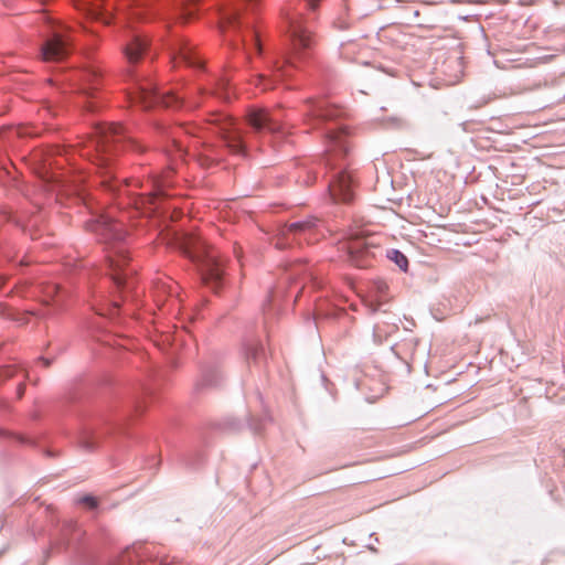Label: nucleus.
<instances>
[{
  "label": "nucleus",
  "mask_w": 565,
  "mask_h": 565,
  "mask_svg": "<svg viewBox=\"0 0 565 565\" xmlns=\"http://www.w3.org/2000/svg\"><path fill=\"white\" fill-rule=\"evenodd\" d=\"M299 265H295L288 271L284 273V277L280 278L278 285L269 288L267 300L264 303V311L266 312L267 307L276 303L284 295H285V286L289 282L296 274H298L297 268Z\"/></svg>",
  "instance_id": "a211bd4d"
},
{
  "label": "nucleus",
  "mask_w": 565,
  "mask_h": 565,
  "mask_svg": "<svg viewBox=\"0 0 565 565\" xmlns=\"http://www.w3.org/2000/svg\"><path fill=\"white\" fill-rule=\"evenodd\" d=\"M36 223H38V216H33L32 218H30V220L28 221L26 226H28V227H32V226L36 225Z\"/></svg>",
  "instance_id": "e433bc0d"
},
{
  "label": "nucleus",
  "mask_w": 565,
  "mask_h": 565,
  "mask_svg": "<svg viewBox=\"0 0 565 565\" xmlns=\"http://www.w3.org/2000/svg\"><path fill=\"white\" fill-rule=\"evenodd\" d=\"M125 214L119 220H115L109 214L93 215L85 222L87 231L95 233L96 236L108 245L107 247V267L114 284L119 289L129 287V276L135 271L126 268L129 256L126 244L127 231L124 228Z\"/></svg>",
  "instance_id": "f03ea898"
},
{
  "label": "nucleus",
  "mask_w": 565,
  "mask_h": 565,
  "mask_svg": "<svg viewBox=\"0 0 565 565\" xmlns=\"http://www.w3.org/2000/svg\"><path fill=\"white\" fill-rule=\"evenodd\" d=\"M15 367L14 366H6L1 370V376L4 379H10L14 375Z\"/></svg>",
  "instance_id": "2f4dec72"
},
{
  "label": "nucleus",
  "mask_w": 565,
  "mask_h": 565,
  "mask_svg": "<svg viewBox=\"0 0 565 565\" xmlns=\"http://www.w3.org/2000/svg\"><path fill=\"white\" fill-rule=\"evenodd\" d=\"M60 287L55 284L49 285L45 288V296L47 298H52L53 296L57 295Z\"/></svg>",
  "instance_id": "c756f323"
},
{
  "label": "nucleus",
  "mask_w": 565,
  "mask_h": 565,
  "mask_svg": "<svg viewBox=\"0 0 565 565\" xmlns=\"http://www.w3.org/2000/svg\"><path fill=\"white\" fill-rule=\"evenodd\" d=\"M320 224L321 222L318 218L312 217L282 225L279 227L276 235L275 245L277 248L284 249L290 246L292 242L301 244L303 241L308 244H312L319 241L321 236Z\"/></svg>",
  "instance_id": "1a4fd4ad"
},
{
  "label": "nucleus",
  "mask_w": 565,
  "mask_h": 565,
  "mask_svg": "<svg viewBox=\"0 0 565 565\" xmlns=\"http://www.w3.org/2000/svg\"><path fill=\"white\" fill-rule=\"evenodd\" d=\"M207 129L218 134L226 147L236 154L245 156L247 142L233 118L222 113L210 114Z\"/></svg>",
  "instance_id": "9d476101"
},
{
  "label": "nucleus",
  "mask_w": 565,
  "mask_h": 565,
  "mask_svg": "<svg viewBox=\"0 0 565 565\" xmlns=\"http://www.w3.org/2000/svg\"><path fill=\"white\" fill-rule=\"evenodd\" d=\"M319 0H302L301 9L292 8L289 4L285 10V19L288 24V33L291 42V49L287 53L269 62L268 68L276 77L286 78L292 71L313 56L316 39L309 29L308 20L302 17V10H316Z\"/></svg>",
  "instance_id": "f257e3e1"
},
{
  "label": "nucleus",
  "mask_w": 565,
  "mask_h": 565,
  "mask_svg": "<svg viewBox=\"0 0 565 565\" xmlns=\"http://www.w3.org/2000/svg\"><path fill=\"white\" fill-rule=\"evenodd\" d=\"M32 160L34 161V163H40L41 162V153L39 151L34 152L32 154Z\"/></svg>",
  "instance_id": "c9c22d12"
},
{
  "label": "nucleus",
  "mask_w": 565,
  "mask_h": 565,
  "mask_svg": "<svg viewBox=\"0 0 565 565\" xmlns=\"http://www.w3.org/2000/svg\"><path fill=\"white\" fill-rule=\"evenodd\" d=\"M386 288V285L384 282L380 284L379 290L383 291Z\"/></svg>",
  "instance_id": "79ce46f5"
},
{
  "label": "nucleus",
  "mask_w": 565,
  "mask_h": 565,
  "mask_svg": "<svg viewBox=\"0 0 565 565\" xmlns=\"http://www.w3.org/2000/svg\"><path fill=\"white\" fill-rule=\"evenodd\" d=\"M222 373L216 367H207L202 372L201 380L198 382V388L202 387H213L217 386L221 383Z\"/></svg>",
  "instance_id": "4be33fe9"
},
{
  "label": "nucleus",
  "mask_w": 565,
  "mask_h": 565,
  "mask_svg": "<svg viewBox=\"0 0 565 565\" xmlns=\"http://www.w3.org/2000/svg\"><path fill=\"white\" fill-rule=\"evenodd\" d=\"M200 93L202 95L216 96L217 98L227 102L232 97V87L230 85V79L227 76L224 75L215 81L213 87L209 89H201Z\"/></svg>",
  "instance_id": "412c9836"
},
{
  "label": "nucleus",
  "mask_w": 565,
  "mask_h": 565,
  "mask_svg": "<svg viewBox=\"0 0 565 565\" xmlns=\"http://www.w3.org/2000/svg\"><path fill=\"white\" fill-rule=\"evenodd\" d=\"M134 14H136V15H141V12L136 11Z\"/></svg>",
  "instance_id": "a18cd8bd"
},
{
  "label": "nucleus",
  "mask_w": 565,
  "mask_h": 565,
  "mask_svg": "<svg viewBox=\"0 0 565 565\" xmlns=\"http://www.w3.org/2000/svg\"><path fill=\"white\" fill-rule=\"evenodd\" d=\"M4 284V280L2 278H0V288L3 286Z\"/></svg>",
  "instance_id": "37998d69"
},
{
  "label": "nucleus",
  "mask_w": 565,
  "mask_h": 565,
  "mask_svg": "<svg viewBox=\"0 0 565 565\" xmlns=\"http://www.w3.org/2000/svg\"><path fill=\"white\" fill-rule=\"evenodd\" d=\"M78 503L84 504L89 509H95L97 507V500L93 495H84L79 498Z\"/></svg>",
  "instance_id": "cd10ccee"
},
{
  "label": "nucleus",
  "mask_w": 565,
  "mask_h": 565,
  "mask_svg": "<svg viewBox=\"0 0 565 565\" xmlns=\"http://www.w3.org/2000/svg\"><path fill=\"white\" fill-rule=\"evenodd\" d=\"M341 115V110L330 105L326 99H308L306 102V121L312 127H318L322 122L335 119Z\"/></svg>",
  "instance_id": "4468645a"
},
{
  "label": "nucleus",
  "mask_w": 565,
  "mask_h": 565,
  "mask_svg": "<svg viewBox=\"0 0 565 565\" xmlns=\"http://www.w3.org/2000/svg\"><path fill=\"white\" fill-rule=\"evenodd\" d=\"M174 64L183 63L190 67L202 68L203 63L193 52L192 46L188 43H180L178 52L173 56Z\"/></svg>",
  "instance_id": "6ab92c4d"
},
{
  "label": "nucleus",
  "mask_w": 565,
  "mask_h": 565,
  "mask_svg": "<svg viewBox=\"0 0 565 565\" xmlns=\"http://www.w3.org/2000/svg\"><path fill=\"white\" fill-rule=\"evenodd\" d=\"M11 437L13 439H15L18 443L20 444H30V440L21 435H14V434H11L9 431H6L3 429H0V437Z\"/></svg>",
  "instance_id": "c85d7f7f"
},
{
  "label": "nucleus",
  "mask_w": 565,
  "mask_h": 565,
  "mask_svg": "<svg viewBox=\"0 0 565 565\" xmlns=\"http://www.w3.org/2000/svg\"><path fill=\"white\" fill-rule=\"evenodd\" d=\"M348 131L342 126L326 128V169L330 180L328 190L334 202L350 203L354 198V178L349 170Z\"/></svg>",
  "instance_id": "7ed1b4c3"
},
{
  "label": "nucleus",
  "mask_w": 565,
  "mask_h": 565,
  "mask_svg": "<svg viewBox=\"0 0 565 565\" xmlns=\"http://www.w3.org/2000/svg\"><path fill=\"white\" fill-rule=\"evenodd\" d=\"M124 147L136 151L142 150L141 145L127 136L122 126L105 124L94 128L93 137L79 150L81 156L88 157L96 164L103 173V186L111 192L118 189L117 183L113 182L111 156Z\"/></svg>",
  "instance_id": "20e7f679"
},
{
  "label": "nucleus",
  "mask_w": 565,
  "mask_h": 565,
  "mask_svg": "<svg viewBox=\"0 0 565 565\" xmlns=\"http://www.w3.org/2000/svg\"><path fill=\"white\" fill-rule=\"evenodd\" d=\"M24 394V384L23 383H20L19 386H18V397H22V395Z\"/></svg>",
  "instance_id": "4c0bfd02"
},
{
  "label": "nucleus",
  "mask_w": 565,
  "mask_h": 565,
  "mask_svg": "<svg viewBox=\"0 0 565 565\" xmlns=\"http://www.w3.org/2000/svg\"><path fill=\"white\" fill-rule=\"evenodd\" d=\"M243 351L248 364H259L266 356L264 345L256 339L246 340L243 345Z\"/></svg>",
  "instance_id": "aec40b11"
},
{
  "label": "nucleus",
  "mask_w": 565,
  "mask_h": 565,
  "mask_svg": "<svg viewBox=\"0 0 565 565\" xmlns=\"http://www.w3.org/2000/svg\"><path fill=\"white\" fill-rule=\"evenodd\" d=\"M149 46L148 40L140 33L134 32L124 45V54L129 64H135L143 56Z\"/></svg>",
  "instance_id": "f3484780"
},
{
  "label": "nucleus",
  "mask_w": 565,
  "mask_h": 565,
  "mask_svg": "<svg viewBox=\"0 0 565 565\" xmlns=\"http://www.w3.org/2000/svg\"><path fill=\"white\" fill-rule=\"evenodd\" d=\"M98 443V437L95 431L90 429H86L82 433L79 437V445L84 450L90 451L95 449Z\"/></svg>",
  "instance_id": "393cba45"
},
{
  "label": "nucleus",
  "mask_w": 565,
  "mask_h": 565,
  "mask_svg": "<svg viewBox=\"0 0 565 565\" xmlns=\"http://www.w3.org/2000/svg\"><path fill=\"white\" fill-rule=\"evenodd\" d=\"M212 162H213V160H212V159H210V157H207V156H206V157L201 161V164H203V166H206V167H207V166L212 164Z\"/></svg>",
  "instance_id": "58836bf2"
},
{
  "label": "nucleus",
  "mask_w": 565,
  "mask_h": 565,
  "mask_svg": "<svg viewBox=\"0 0 565 565\" xmlns=\"http://www.w3.org/2000/svg\"><path fill=\"white\" fill-rule=\"evenodd\" d=\"M82 79L85 82V85H83L82 90L84 94H90V89H96V82L99 77V74L95 70H86L81 73Z\"/></svg>",
  "instance_id": "b1692460"
},
{
  "label": "nucleus",
  "mask_w": 565,
  "mask_h": 565,
  "mask_svg": "<svg viewBox=\"0 0 565 565\" xmlns=\"http://www.w3.org/2000/svg\"><path fill=\"white\" fill-rule=\"evenodd\" d=\"M118 308H119V303H118L117 301H113V302L110 303L109 312H107V315H113V313H114V311L118 310ZM97 313H98V315H100V316L106 315V312H104V311H102V310H98V311H97Z\"/></svg>",
  "instance_id": "473e14b6"
},
{
  "label": "nucleus",
  "mask_w": 565,
  "mask_h": 565,
  "mask_svg": "<svg viewBox=\"0 0 565 565\" xmlns=\"http://www.w3.org/2000/svg\"><path fill=\"white\" fill-rule=\"evenodd\" d=\"M178 286L169 278L159 279L153 286V300L161 311L172 312L178 308Z\"/></svg>",
  "instance_id": "2eb2a0df"
},
{
  "label": "nucleus",
  "mask_w": 565,
  "mask_h": 565,
  "mask_svg": "<svg viewBox=\"0 0 565 565\" xmlns=\"http://www.w3.org/2000/svg\"><path fill=\"white\" fill-rule=\"evenodd\" d=\"M145 565H184V564L183 563L169 562L167 558H164V559L154 561L151 564H145Z\"/></svg>",
  "instance_id": "72a5a7b5"
},
{
  "label": "nucleus",
  "mask_w": 565,
  "mask_h": 565,
  "mask_svg": "<svg viewBox=\"0 0 565 565\" xmlns=\"http://www.w3.org/2000/svg\"><path fill=\"white\" fill-rule=\"evenodd\" d=\"M100 19L103 20L104 23H110V18L102 15Z\"/></svg>",
  "instance_id": "ea45409f"
},
{
  "label": "nucleus",
  "mask_w": 565,
  "mask_h": 565,
  "mask_svg": "<svg viewBox=\"0 0 565 565\" xmlns=\"http://www.w3.org/2000/svg\"><path fill=\"white\" fill-rule=\"evenodd\" d=\"M70 53V39L61 31H54L41 47V55L45 62H57Z\"/></svg>",
  "instance_id": "dca6fc26"
},
{
  "label": "nucleus",
  "mask_w": 565,
  "mask_h": 565,
  "mask_svg": "<svg viewBox=\"0 0 565 565\" xmlns=\"http://www.w3.org/2000/svg\"><path fill=\"white\" fill-rule=\"evenodd\" d=\"M375 247L373 237L360 234L350 236L345 243L349 260L359 268H365L371 265V259L375 257Z\"/></svg>",
  "instance_id": "ddd939ff"
},
{
  "label": "nucleus",
  "mask_w": 565,
  "mask_h": 565,
  "mask_svg": "<svg viewBox=\"0 0 565 565\" xmlns=\"http://www.w3.org/2000/svg\"><path fill=\"white\" fill-rule=\"evenodd\" d=\"M316 178H317L316 175H312V177L310 175L308 183H313L316 181Z\"/></svg>",
  "instance_id": "a19ab883"
},
{
  "label": "nucleus",
  "mask_w": 565,
  "mask_h": 565,
  "mask_svg": "<svg viewBox=\"0 0 565 565\" xmlns=\"http://www.w3.org/2000/svg\"><path fill=\"white\" fill-rule=\"evenodd\" d=\"M390 121H392L394 127H397V128L406 127V124H407L406 120L399 116L390 118Z\"/></svg>",
  "instance_id": "7c9ffc66"
},
{
  "label": "nucleus",
  "mask_w": 565,
  "mask_h": 565,
  "mask_svg": "<svg viewBox=\"0 0 565 565\" xmlns=\"http://www.w3.org/2000/svg\"><path fill=\"white\" fill-rule=\"evenodd\" d=\"M255 85L257 87H260L263 90H266V89H269V88H273L274 87V84H275V81L269 78L267 75L265 74H257L255 76Z\"/></svg>",
  "instance_id": "bb28decb"
},
{
  "label": "nucleus",
  "mask_w": 565,
  "mask_h": 565,
  "mask_svg": "<svg viewBox=\"0 0 565 565\" xmlns=\"http://www.w3.org/2000/svg\"><path fill=\"white\" fill-rule=\"evenodd\" d=\"M196 3L194 1L181 2L175 7V13L178 19L188 20L194 14V8Z\"/></svg>",
  "instance_id": "a878e982"
},
{
  "label": "nucleus",
  "mask_w": 565,
  "mask_h": 565,
  "mask_svg": "<svg viewBox=\"0 0 565 565\" xmlns=\"http://www.w3.org/2000/svg\"><path fill=\"white\" fill-rule=\"evenodd\" d=\"M134 81L135 87L134 92L130 93L131 99L140 103L143 108H151L154 106L178 108L183 103L182 98L171 94L170 92H159L151 78L135 76Z\"/></svg>",
  "instance_id": "6e6552de"
},
{
  "label": "nucleus",
  "mask_w": 565,
  "mask_h": 565,
  "mask_svg": "<svg viewBox=\"0 0 565 565\" xmlns=\"http://www.w3.org/2000/svg\"><path fill=\"white\" fill-rule=\"evenodd\" d=\"M196 126H178V127H166L158 126V130L162 136H166L170 139V145L164 146V153L170 160L169 167L160 174L151 173L147 180V192L140 193L134 200V204L136 210L143 209V213H148V211L152 210V206L156 207L157 200L160 196L164 195V189L170 185L171 174L174 171V162L177 159H182L186 151L182 146V142L179 140V136L181 134L185 135H196L198 134Z\"/></svg>",
  "instance_id": "39448f33"
},
{
  "label": "nucleus",
  "mask_w": 565,
  "mask_h": 565,
  "mask_svg": "<svg viewBox=\"0 0 565 565\" xmlns=\"http://www.w3.org/2000/svg\"><path fill=\"white\" fill-rule=\"evenodd\" d=\"M386 258L402 270L407 271L408 269V259L407 257L398 249L390 248L386 249L385 254Z\"/></svg>",
  "instance_id": "5701e85b"
},
{
  "label": "nucleus",
  "mask_w": 565,
  "mask_h": 565,
  "mask_svg": "<svg viewBox=\"0 0 565 565\" xmlns=\"http://www.w3.org/2000/svg\"><path fill=\"white\" fill-rule=\"evenodd\" d=\"M258 0H239L238 3H234L230 0L227 8H224L220 12V30L225 41H228L231 45L237 46L238 43L232 39V33H235L239 38L244 50L249 53L250 49H254L257 54H262V45L259 41L258 32L254 30L253 24L247 20H242L241 10L242 4H247L254 10Z\"/></svg>",
  "instance_id": "0eeeda50"
},
{
  "label": "nucleus",
  "mask_w": 565,
  "mask_h": 565,
  "mask_svg": "<svg viewBox=\"0 0 565 565\" xmlns=\"http://www.w3.org/2000/svg\"><path fill=\"white\" fill-rule=\"evenodd\" d=\"M52 164L51 160H45L41 167L36 168V173L43 181L51 185V191H53L57 198L64 194H74L78 203H82L87 210H90V204L85 191L81 189L79 185H70L66 181L60 179L58 175L51 171Z\"/></svg>",
  "instance_id": "f8f14e48"
},
{
  "label": "nucleus",
  "mask_w": 565,
  "mask_h": 565,
  "mask_svg": "<svg viewBox=\"0 0 565 565\" xmlns=\"http://www.w3.org/2000/svg\"><path fill=\"white\" fill-rule=\"evenodd\" d=\"M247 124L256 137L273 139L282 134L279 118L265 108H253L247 114Z\"/></svg>",
  "instance_id": "9b49d317"
},
{
  "label": "nucleus",
  "mask_w": 565,
  "mask_h": 565,
  "mask_svg": "<svg viewBox=\"0 0 565 565\" xmlns=\"http://www.w3.org/2000/svg\"><path fill=\"white\" fill-rule=\"evenodd\" d=\"M42 361L45 363V366H49V364H50V362H49V361H46V360H44V359H42Z\"/></svg>",
  "instance_id": "c03bdc74"
},
{
  "label": "nucleus",
  "mask_w": 565,
  "mask_h": 565,
  "mask_svg": "<svg viewBox=\"0 0 565 565\" xmlns=\"http://www.w3.org/2000/svg\"><path fill=\"white\" fill-rule=\"evenodd\" d=\"M125 183L127 186H131V185H135V186H140V188H145L143 183H140L139 184V180H131V181H128V180H125Z\"/></svg>",
  "instance_id": "f704fd0d"
},
{
  "label": "nucleus",
  "mask_w": 565,
  "mask_h": 565,
  "mask_svg": "<svg viewBox=\"0 0 565 565\" xmlns=\"http://www.w3.org/2000/svg\"><path fill=\"white\" fill-rule=\"evenodd\" d=\"M178 245L198 265L202 281L216 291L222 286L224 274L218 253L195 234H182L178 238Z\"/></svg>",
  "instance_id": "423d86ee"
}]
</instances>
